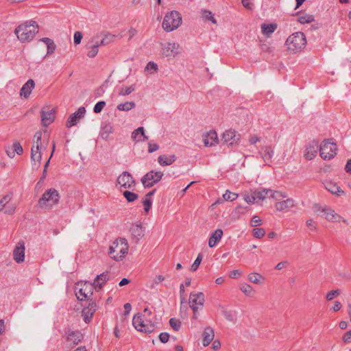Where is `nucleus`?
Here are the masks:
<instances>
[{"instance_id": "nucleus-1", "label": "nucleus", "mask_w": 351, "mask_h": 351, "mask_svg": "<svg viewBox=\"0 0 351 351\" xmlns=\"http://www.w3.org/2000/svg\"><path fill=\"white\" fill-rule=\"evenodd\" d=\"M49 134L47 130L38 131L34 136L31 148V161L33 167L38 169L43 159H46L44 171H46L50 159L55 151V144L53 143L51 152L49 153Z\"/></svg>"}, {"instance_id": "nucleus-2", "label": "nucleus", "mask_w": 351, "mask_h": 351, "mask_svg": "<svg viewBox=\"0 0 351 351\" xmlns=\"http://www.w3.org/2000/svg\"><path fill=\"white\" fill-rule=\"evenodd\" d=\"M154 317L152 311L145 308L143 313L134 315L132 324L135 329L141 332L152 333L156 328V325L153 322Z\"/></svg>"}, {"instance_id": "nucleus-3", "label": "nucleus", "mask_w": 351, "mask_h": 351, "mask_svg": "<svg viewBox=\"0 0 351 351\" xmlns=\"http://www.w3.org/2000/svg\"><path fill=\"white\" fill-rule=\"evenodd\" d=\"M39 26L38 23L32 20L25 21L14 30V34L17 40L21 43H31L38 33Z\"/></svg>"}, {"instance_id": "nucleus-4", "label": "nucleus", "mask_w": 351, "mask_h": 351, "mask_svg": "<svg viewBox=\"0 0 351 351\" xmlns=\"http://www.w3.org/2000/svg\"><path fill=\"white\" fill-rule=\"evenodd\" d=\"M307 45L306 36L302 32L291 34L284 43L285 51L289 55H297L304 50Z\"/></svg>"}, {"instance_id": "nucleus-5", "label": "nucleus", "mask_w": 351, "mask_h": 351, "mask_svg": "<svg viewBox=\"0 0 351 351\" xmlns=\"http://www.w3.org/2000/svg\"><path fill=\"white\" fill-rule=\"evenodd\" d=\"M128 241L123 237H118L113 240L108 248L109 258L115 262L123 261L129 253Z\"/></svg>"}, {"instance_id": "nucleus-6", "label": "nucleus", "mask_w": 351, "mask_h": 351, "mask_svg": "<svg viewBox=\"0 0 351 351\" xmlns=\"http://www.w3.org/2000/svg\"><path fill=\"white\" fill-rule=\"evenodd\" d=\"M59 199V192L53 188L48 189L38 199L37 206L39 209L45 212L49 211L58 204Z\"/></svg>"}, {"instance_id": "nucleus-7", "label": "nucleus", "mask_w": 351, "mask_h": 351, "mask_svg": "<svg viewBox=\"0 0 351 351\" xmlns=\"http://www.w3.org/2000/svg\"><path fill=\"white\" fill-rule=\"evenodd\" d=\"M182 24L181 14L176 10L167 12L162 19V28L166 32H171L178 29Z\"/></svg>"}, {"instance_id": "nucleus-8", "label": "nucleus", "mask_w": 351, "mask_h": 351, "mask_svg": "<svg viewBox=\"0 0 351 351\" xmlns=\"http://www.w3.org/2000/svg\"><path fill=\"white\" fill-rule=\"evenodd\" d=\"M279 197L273 199L274 202V208L276 213H287L296 206L295 200L293 198H287V194L285 192L278 191Z\"/></svg>"}, {"instance_id": "nucleus-9", "label": "nucleus", "mask_w": 351, "mask_h": 351, "mask_svg": "<svg viewBox=\"0 0 351 351\" xmlns=\"http://www.w3.org/2000/svg\"><path fill=\"white\" fill-rule=\"evenodd\" d=\"M182 52L181 45L174 41H167L160 43L159 55L162 58L172 59Z\"/></svg>"}, {"instance_id": "nucleus-10", "label": "nucleus", "mask_w": 351, "mask_h": 351, "mask_svg": "<svg viewBox=\"0 0 351 351\" xmlns=\"http://www.w3.org/2000/svg\"><path fill=\"white\" fill-rule=\"evenodd\" d=\"M319 156L324 160H330L334 158L337 154V145L331 139H325L320 144Z\"/></svg>"}, {"instance_id": "nucleus-11", "label": "nucleus", "mask_w": 351, "mask_h": 351, "mask_svg": "<svg viewBox=\"0 0 351 351\" xmlns=\"http://www.w3.org/2000/svg\"><path fill=\"white\" fill-rule=\"evenodd\" d=\"M93 292V285L86 281H80L75 284V295L80 300H84L90 297Z\"/></svg>"}, {"instance_id": "nucleus-12", "label": "nucleus", "mask_w": 351, "mask_h": 351, "mask_svg": "<svg viewBox=\"0 0 351 351\" xmlns=\"http://www.w3.org/2000/svg\"><path fill=\"white\" fill-rule=\"evenodd\" d=\"M164 173L160 171L152 170L145 173L141 179V182L145 188H151L159 182Z\"/></svg>"}, {"instance_id": "nucleus-13", "label": "nucleus", "mask_w": 351, "mask_h": 351, "mask_svg": "<svg viewBox=\"0 0 351 351\" xmlns=\"http://www.w3.org/2000/svg\"><path fill=\"white\" fill-rule=\"evenodd\" d=\"M135 186V180L128 172L121 173L117 178L115 187L121 191L133 189Z\"/></svg>"}, {"instance_id": "nucleus-14", "label": "nucleus", "mask_w": 351, "mask_h": 351, "mask_svg": "<svg viewBox=\"0 0 351 351\" xmlns=\"http://www.w3.org/2000/svg\"><path fill=\"white\" fill-rule=\"evenodd\" d=\"M324 189L332 195L340 197L346 196V192L340 185L339 182L332 179H328L324 183Z\"/></svg>"}, {"instance_id": "nucleus-15", "label": "nucleus", "mask_w": 351, "mask_h": 351, "mask_svg": "<svg viewBox=\"0 0 351 351\" xmlns=\"http://www.w3.org/2000/svg\"><path fill=\"white\" fill-rule=\"evenodd\" d=\"M221 138L224 144L230 147L237 146L241 142V134L232 129L225 130Z\"/></svg>"}, {"instance_id": "nucleus-16", "label": "nucleus", "mask_w": 351, "mask_h": 351, "mask_svg": "<svg viewBox=\"0 0 351 351\" xmlns=\"http://www.w3.org/2000/svg\"><path fill=\"white\" fill-rule=\"evenodd\" d=\"M202 142L205 147H216L219 142L216 130L210 129L204 131L201 135Z\"/></svg>"}, {"instance_id": "nucleus-17", "label": "nucleus", "mask_w": 351, "mask_h": 351, "mask_svg": "<svg viewBox=\"0 0 351 351\" xmlns=\"http://www.w3.org/2000/svg\"><path fill=\"white\" fill-rule=\"evenodd\" d=\"M206 297L203 292L193 291L189 298V304L191 310L202 308L205 303Z\"/></svg>"}, {"instance_id": "nucleus-18", "label": "nucleus", "mask_w": 351, "mask_h": 351, "mask_svg": "<svg viewBox=\"0 0 351 351\" xmlns=\"http://www.w3.org/2000/svg\"><path fill=\"white\" fill-rule=\"evenodd\" d=\"M6 156L10 159H16L23 154L24 150L20 142L14 141L5 147Z\"/></svg>"}, {"instance_id": "nucleus-19", "label": "nucleus", "mask_w": 351, "mask_h": 351, "mask_svg": "<svg viewBox=\"0 0 351 351\" xmlns=\"http://www.w3.org/2000/svg\"><path fill=\"white\" fill-rule=\"evenodd\" d=\"M256 202L260 201H265L266 199H278L279 194L278 191H274L269 189H260L254 191Z\"/></svg>"}, {"instance_id": "nucleus-20", "label": "nucleus", "mask_w": 351, "mask_h": 351, "mask_svg": "<svg viewBox=\"0 0 351 351\" xmlns=\"http://www.w3.org/2000/svg\"><path fill=\"white\" fill-rule=\"evenodd\" d=\"M145 226L142 222L133 223L129 229L130 237L135 241H140L145 234Z\"/></svg>"}, {"instance_id": "nucleus-21", "label": "nucleus", "mask_w": 351, "mask_h": 351, "mask_svg": "<svg viewBox=\"0 0 351 351\" xmlns=\"http://www.w3.org/2000/svg\"><path fill=\"white\" fill-rule=\"evenodd\" d=\"M318 150L319 151L318 142L315 141L310 142L304 149V158L307 160H314L317 156Z\"/></svg>"}, {"instance_id": "nucleus-22", "label": "nucleus", "mask_w": 351, "mask_h": 351, "mask_svg": "<svg viewBox=\"0 0 351 351\" xmlns=\"http://www.w3.org/2000/svg\"><path fill=\"white\" fill-rule=\"evenodd\" d=\"M56 110L54 108L45 106L41 111V121L45 126L50 125L55 119Z\"/></svg>"}, {"instance_id": "nucleus-23", "label": "nucleus", "mask_w": 351, "mask_h": 351, "mask_svg": "<svg viewBox=\"0 0 351 351\" xmlns=\"http://www.w3.org/2000/svg\"><path fill=\"white\" fill-rule=\"evenodd\" d=\"M97 309V305L95 302L88 303L86 306L83 308L82 311V317L86 324H89L91 322Z\"/></svg>"}, {"instance_id": "nucleus-24", "label": "nucleus", "mask_w": 351, "mask_h": 351, "mask_svg": "<svg viewBox=\"0 0 351 351\" xmlns=\"http://www.w3.org/2000/svg\"><path fill=\"white\" fill-rule=\"evenodd\" d=\"M278 24L276 22H264L260 25L261 33L265 38H271L272 34L278 29Z\"/></svg>"}, {"instance_id": "nucleus-25", "label": "nucleus", "mask_w": 351, "mask_h": 351, "mask_svg": "<svg viewBox=\"0 0 351 351\" xmlns=\"http://www.w3.org/2000/svg\"><path fill=\"white\" fill-rule=\"evenodd\" d=\"M260 156L266 165H270L274 156V148L271 145L263 146L260 151Z\"/></svg>"}, {"instance_id": "nucleus-26", "label": "nucleus", "mask_w": 351, "mask_h": 351, "mask_svg": "<svg viewBox=\"0 0 351 351\" xmlns=\"http://www.w3.org/2000/svg\"><path fill=\"white\" fill-rule=\"evenodd\" d=\"M25 244L23 242H19L13 251V258L18 263H21L25 261Z\"/></svg>"}, {"instance_id": "nucleus-27", "label": "nucleus", "mask_w": 351, "mask_h": 351, "mask_svg": "<svg viewBox=\"0 0 351 351\" xmlns=\"http://www.w3.org/2000/svg\"><path fill=\"white\" fill-rule=\"evenodd\" d=\"M223 235V232L221 229L217 228L213 231L208 240V245L210 247H215L221 241Z\"/></svg>"}, {"instance_id": "nucleus-28", "label": "nucleus", "mask_w": 351, "mask_h": 351, "mask_svg": "<svg viewBox=\"0 0 351 351\" xmlns=\"http://www.w3.org/2000/svg\"><path fill=\"white\" fill-rule=\"evenodd\" d=\"M35 87V82L33 80H29L21 87L19 95L21 98L27 99L29 97L33 89Z\"/></svg>"}, {"instance_id": "nucleus-29", "label": "nucleus", "mask_w": 351, "mask_h": 351, "mask_svg": "<svg viewBox=\"0 0 351 351\" xmlns=\"http://www.w3.org/2000/svg\"><path fill=\"white\" fill-rule=\"evenodd\" d=\"M39 45H45L47 48L45 57L51 56L56 51V45L54 41L49 38H43L38 41Z\"/></svg>"}, {"instance_id": "nucleus-30", "label": "nucleus", "mask_w": 351, "mask_h": 351, "mask_svg": "<svg viewBox=\"0 0 351 351\" xmlns=\"http://www.w3.org/2000/svg\"><path fill=\"white\" fill-rule=\"evenodd\" d=\"M322 217L330 222H339L341 219V217L329 206L326 207Z\"/></svg>"}, {"instance_id": "nucleus-31", "label": "nucleus", "mask_w": 351, "mask_h": 351, "mask_svg": "<svg viewBox=\"0 0 351 351\" xmlns=\"http://www.w3.org/2000/svg\"><path fill=\"white\" fill-rule=\"evenodd\" d=\"M156 193V189H153L148 192L142 199V204L143 207V211L145 215H147L152 206L153 199L152 197Z\"/></svg>"}, {"instance_id": "nucleus-32", "label": "nucleus", "mask_w": 351, "mask_h": 351, "mask_svg": "<svg viewBox=\"0 0 351 351\" xmlns=\"http://www.w3.org/2000/svg\"><path fill=\"white\" fill-rule=\"evenodd\" d=\"M296 16L297 21L302 25L310 24L315 21V16L305 11L298 12Z\"/></svg>"}, {"instance_id": "nucleus-33", "label": "nucleus", "mask_w": 351, "mask_h": 351, "mask_svg": "<svg viewBox=\"0 0 351 351\" xmlns=\"http://www.w3.org/2000/svg\"><path fill=\"white\" fill-rule=\"evenodd\" d=\"M82 339V334L79 331H69L66 336V341L70 346L77 345Z\"/></svg>"}, {"instance_id": "nucleus-34", "label": "nucleus", "mask_w": 351, "mask_h": 351, "mask_svg": "<svg viewBox=\"0 0 351 351\" xmlns=\"http://www.w3.org/2000/svg\"><path fill=\"white\" fill-rule=\"evenodd\" d=\"M215 337L214 330L211 327L204 328L202 333V344L204 346H208L213 340Z\"/></svg>"}, {"instance_id": "nucleus-35", "label": "nucleus", "mask_w": 351, "mask_h": 351, "mask_svg": "<svg viewBox=\"0 0 351 351\" xmlns=\"http://www.w3.org/2000/svg\"><path fill=\"white\" fill-rule=\"evenodd\" d=\"M248 280L255 285H263L265 282V277L262 274L252 272L248 274L247 276Z\"/></svg>"}, {"instance_id": "nucleus-36", "label": "nucleus", "mask_w": 351, "mask_h": 351, "mask_svg": "<svg viewBox=\"0 0 351 351\" xmlns=\"http://www.w3.org/2000/svg\"><path fill=\"white\" fill-rule=\"evenodd\" d=\"M176 157L175 155H161L158 158V162L161 166H169L172 165L176 161Z\"/></svg>"}, {"instance_id": "nucleus-37", "label": "nucleus", "mask_w": 351, "mask_h": 351, "mask_svg": "<svg viewBox=\"0 0 351 351\" xmlns=\"http://www.w3.org/2000/svg\"><path fill=\"white\" fill-rule=\"evenodd\" d=\"M108 279V276L106 274H101L95 279L93 283V287L96 289H101L104 285L107 282Z\"/></svg>"}, {"instance_id": "nucleus-38", "label": "nucleus", "mask_w": 351, "mask_h": 351, "mask_svg": "<svg viewBox=\"0 0 351 351\" xmlns=\"http://www.w3.org/2000/svg\"><path fill=\"white\" fill-rule=\"evenodd\" d=\"M132 138L136 142H142L147 139L143 128L141 127L135 130L132 134Z\"/></svg>"}, {"instance_id": "nucleus-39", "label": "nucleus", "mask_w": 351, "mask_h": 351, "mask_svg": "<svg viewBox=\"0 0 351 351\" xmlns=\"http://www.w3.org/2000/svg\"><path fill=\"white\" fill-rule=\"evenodd\" d=\"M114 132V128L110 124L104 125L100 132L101 137L104 140H108L110 135Z\"/></svg>"}, {"instance_id": "nucleus-40", "label": "nucleus", "mask_w": 351, "mask_h": 351, "mask_svg": "<svg viewBox=\"0 0 351 351\" xmlns=\"http://www.w3.org/2000/svg\"><path fill=\"white\" fill-rule=\"evenodd\" d=\"M240 290L247 297L252 298L256 294V291L254 288L251 285L246 283L241 285Z\"/></svg>"}, {"instance_id": "nucleus-41", "label": "nucleus", "mask_w": 351, "mask_h": 351, "mask_svg": "<svg viewBox=\"0 0 351 351\" xmlns=\"http://www.w3.org/2000/svg\"><path fill=\"white\" fill-rule=\"evenodd\" d=\"M192 283V278L191 277H186L184 282L180 285L179 291L180 296H184L186 289L189 287Z\"/></svg>"}, {"instance_id": "nucleus-42", "label": "nucleus", "mask_w": 351, "mask_h": 351, "mask_svg": "<svg viewBox=\"0 0 351 351\" xmlns=\"http://www.w3.org/2000/svg\"><path fill=\"white\" fill-rule=\"evenodd\" d=\"M101 46L98 41H96L94 44L91 45L88 48L87 56L90 58L95 57L99 51V47Z\"/></svg>"}, {"instance_id": "nucleus-43", "label": "nucleus", "mask_w": 351, "mask_h": 351, "mask_svg": "<svg viewBox=\"0 0 351 351\" xmlns=\"http://www.w3.org/2000/svg\"><path fill=\"white\" fill-rule=\"evenodd\" d=\"M135 107V103L134 101H125L117 105V108L119 111H129Z\"/></svg>"}, {"instance_id": "nucleus-44", "label": "nucleus", "mask_w": 351, "mask_h": 351, "mask_svg": "<svg viewBox=\"0 0 351 351\" xmlns=\"http://www.w3.org/2000/svg\"><path fill=\"white\" fill-rule=\"evenodd\" d=\"M115 35H113L110 33H105L102 35V38L100 41L99 42V44L100 45H106L114 41L115 38Z\"/></svg>"}, {"instance_id": "nucleus-45", "label": "nucleus", "mask_w": 351, "mask_h": 351, "mask_svg": "<svg viewBox=\"0 0 351 351\" xmlns=\"http://www.w3.org/2000/svg\"><path fill=\"white\" fill-rule=\"evenodd\" d=\"M158 66L154 62H149L145 68V71L149 75H154L158 72Z\"/></svg>"}, {"instance_id": "nucleus-46", "label": "nucleus", "mask_w": 351, "mask_h": 351, "mask_svg": "<svg viewBox=\"0 0 351 351\" xmlns=\"http://www.w3.org/2000/svg\"><path fill=\"white\" fill-rule=\"evenodd\" d=\"M327 206H322L319 204H313L311 206L312 213L322 217L324 210Z\"/></svg>"}, {"instance_id": "nucleus-47", "label": "nucleus", "mask_w": 351, "mask_h": 351, "mask_svg": "<svg viewBox=\"0 0 351 351\" xmlns=\"http://www.w3.org/2000/svg\"><path fill=\"white\" fill-rule=\"evenodd\" d=\"M202 16L203 19L209 21L213 24H217V20L214 14L209 10H204L202 11Z\"/></svg>"}, {"instance_id": "nucleus-48", "label": "nucleus", "mask_w": 351, "mask_h": 351, "mask_svg": "<svg viewBox=\"0 0 351 351\" xmlns=\"http://www.w3.org/2000/svg\"><path fill=\"white\" fill-rule=\"evenodd\" d=\"M265 230L263 228H254L252 230V234L254 237L261 239L265 236Z\"/></svg>"}, {"instance_id": "nucleus-49", "label": "nucleus", "mask_w": 351, "mask_h": 351, "mask_svg": "<svg viewBox=\"0 0 351 351\" xmlns=\"http://www.w3.org/2000/svg\"><path fill=\"white\" fill-rule=\"evenodd\" d=\"M243 199L245 202L250 204H254L256 201L254 191L250 192H245L243 194Z\"/></svg>"}, {"instance_id": "nucleus-50", "label": "nucleus", "mask_w": 351, "mask_h": 351, "mask_svg": "<svg viewBox=\"0 0 351 351\" xmlns=\"http://www.w3.org/2000/svg\"><path fill=\"white\" fill-rule=\"evenodd\" d=\"M341 294L339 289L330 290L326 293L325 298L327 301H332L335 298H337Z\"/></svg>"}, {"instance_id": "nucleus-51", "label": "nucleus", "mask_w": 351, "mask_h": 351, "mask_svg": "<svg viewBox=\"0 0 351 351\" xmlns=\"http://www.w3.org/2000/svg\"><path fill=\"white\" fill-rule=\"evenodd\" d=\"M135 90V86L134 85H130V86H123L120 88L119 94L120 95H128L130 93H132Z\"/></svg>"}, {"instance_id": "nucleus-52", "label": "nucleus", "mask_w": 351, "mask_h": 351, "mask_svg": "<svg viewBox=\"0 0 351 351\" xmlns=\"http://www.w3.org/2000/svg\"><path fill=\"white\" fill-rule=\"evenodd\" d=\"M263 223V219L258 215L253 216L250 221V226L253 228L260 227Z\"/></svg>"}, {"instance_id": "nucleus-53", "label": "nucleus", "mask_w": 351, "mask_h": 351, "mask_svg": "<svg viewBox=\"0 0 351 351\" xmlns=\"http://www.w3.org/2000/svg\"><path fill=\"white\" fill-rule=\"evenodd\" d=\"M202 261V255L199 254L196 258V259L194 261V262L191 265L189 270L191 272H195L197 271V269L199 268V265H201Z\"/></svg>"}, {"instance_id": "nucleus-54", "label": "nucleus", "mask_w": 351, "mask_h": 351, "mask_svg": "<svg viewBox=\"0 0 351 351\" xmlns=\"http://www.w3.org/2000/svg\"><path fill=\"white\" fill-rule=\"evenodd\" d=\"M123 196L127 199V201L128 202H133L138 199L137 194H136L133 192L129 191H128V189L123 192Z\"/></svg>"}, {"instance_id": "nucleus-55", "label": "nucleus", "mask_w": 351, "mask_h": 351, "mask_svg": "<svg viewBox=\"0 0 351 351\" xmlns=\"http://www.w3.org/2000/svg\"><path fill=\"white\" fill-rule=\"evenodd\" d=\"M238 194L236 193H232L230 191H226V193L223 195V198L226 201H234L238 197Z\"/></svg>"}, {"instance_id": "nucleus-56", "label": "nucleus", "mask_w": 351, "mask_h": 351, "mask_svg": "<svg viewBox=\"0 0 351 351\" xmlns=\"http://www.w3.org/2000/svg\"><path fill=\"white\" fill-rule=\"evenodd\" d=\"M342 306H343V305L341 302H339L338 300H335L332 302V304L330 308V310L332 313H337V312H339L342 308Z\"/></svg>"}, {"instance_id": "nucleus-57", "label": "nucleus", "mask_w": 351, "mask_h": 351, "mask_svg": "<svg viewBox=\"0 0 351 351\" xmlns=\"http://www.w3.org/2000/svg\"><path fill=\"white\" fill-rule=\"evenodd\" d=\"M306 225L307 228L311 231H315L317 229V223L313 219H309L306 221Z\"/></svg>"}, {"instance_id": "nucleus-58", "label": "nucleus", "mask_w": 351, "mask_h": 351, "mask_svg": "<svg viewBox=\"0 0 351 351\" xmlns=\"http://www.w3.org/2000/svg\"><path fill=\"white\" fill-rule=\"evenodd\" d=\"M169 324L171 326V327L174 330H178L180 328V326H181V322L180 320L177 319H175V318H171L170 320H169Z\"/></svg>"}, {"instance_id": "nucleus-59", "label": "nucleus", "mask_w": 351, "mask_h": 351, "mask_svg": "<svg viewBox=\"0 0 351 351\" xmlns=\"http://www.w3.org/2000/svg\"><path fill=\"white\" fill-rule=\"evenodd\" d=\"M247 211V207L243 206L241 205L237 206L234 208V213L237 215L238 217H239L240 215H244Z\"/></svg>"}, {"instance_id": "nucleus-60", "label": "nucleus", "mask_w": 351, "mask_h": 351, "mask_svg": "<svg viewBox=\"0 0 351 351\" xmlns=\"http://www.w3.org/2000/svg\"><path fill=\"white\" fill-rule=\"evenodd\" d=\"M11 199H12V196L10 194H7V195H4L0 199V207L3 208L8 203H10Z\"/></svg>"}, {"instance_id": "nucleus-61", "label": "nucleus", "mask_w": 351, "mask_h": 351, "mask_svg": "<svg viewBox=\"0 0 351 351\" xmlns=\"http://www.w3.org/2000/svg\"><path fill=\"white\" fill-rule=\"evenodd\" d=\"M341 341L346 344L351 343V330L343 333L341 337Z\"/></svg>"}, {"instance_id": "nucleus-62", "label": "nucleus", "mask_w": 351, "mask_h": 351, "mask_svg": "<svg viewBox=\"0 0 351 351\" xmlns=\"http://www.w3.org/2000/svg\"><path fill=\"white\" fill-rule=\"evenodd\" d=\"M106 106V102L104 101H101L97 102L95 106H94V112L95 113H99L102 111L104 108Z\"/></svg>"}, {"instance_id": "nucleus-63", "label": "nucleus", "mask_w": 351, "mask_h": 351, "mask_svg": "<svg viewBox=\"0 0 351 351\" xmlns=\"http://www.w3.org/2000/svg\"><path fill=\"white\" fill-rule=\"evenodd\" d=\"M78 121V119H77L76 115H74L73 114H71L70 117L68 119L66 126L69 128H71L73 125H75Z\"/></svg>"}, {"instance_id": "nucleus-64", "label": "nucleus", "mask_w": 351, "mask_h": 351, "mask_svg": "<svg viewBox=\"0 0 351 351\" xmlns=\"http://www.w3.org/2000/svg\"><path fill=\"white\" fill-rule=\"evenodd\" d=\"M83 34L80 32H75L73 35V41L75 45L81 43Z\"/></svg>"}]
</instances>
